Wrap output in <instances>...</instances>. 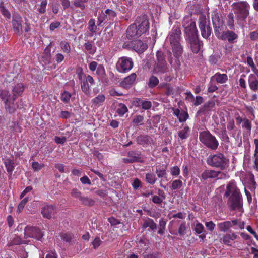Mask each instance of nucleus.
<instances>
[{
  "label": "nucleus",
  "instance_id": "obj_32",
  "mask_svg": "<svg viewBox=\"0 0 258 258\" xmlns=\"http://www.w3.org/2000/svg\"><path fill=\"white\" fill-rule=\"evenodd\" d=\"M190 44V47L192 51L194 53H198L201 48V47L203 46L202 41H200L199 38H196L194 40H188Z\"/></svg>",
  "mask_w": 258,
  "mask_h": 258
},
{
  "label": "nucleus",
  "instance_id": "obj_30",
  "mask_svg": "<svg viewBox=\"0 0 258 258\" xmlns=\"http://www.w3.org/2000/svg\"><path fill=\"white\" fill-rule=\"evenodd\" d=\"M84 47L86 52L91 55H94L97 51V47L94 45L93 41L85 40Z\"/></svg>",
  "mask_w": 258,
  "mask_h": 258
},
{
  "label": "nucleus",
  "instance_id": "obj_48",
  "mask_svg": "<svg viewBox=\"0 0 258 258\" xmlns=\"http://www.w3.org/2000/svg\"><path fill=\"white\" fill-rule=\"evenodd\" d=\"M80 201L82 204L85 206H92L95 204V201L93 199L87 197L83 196Z\"/></svg>",
  "mask_w": 258,
  "mask_h": 258
},
{
  "label": "nucleus",
  "instance_id": "obj_59",
  "mask_svg": "<svg viewBox=\"0 0 258 258\" xmlns=\"http://www.w3.org/2000/svg\"><path fill=\"white\" fill-rule=\"evenodd\" d=\"M47 5V0H42L41 2L40 7L38 11L41 14H44L46 12V8Z\"/></svg>",
  "mask_w": 258,
  "mask_h": 258
},
{
  "label": "nucleus",
  "instance_id": "obj_29",
  "mask_svg": "<svg viewBox=\"0 0 258 258\" xmlns=\"http://www.w3.org/2000/svg\"><path fill=\"white\" fill-rule=\"evenodd\" d=\"M127 156L131 158L134 162L143 163L144 162V159L140 151H130L127 153Z\"/></svg>",
  "mask_w": 258,
  "mask_h": 258
},
{
  "label": "nucleus",
  "instance_id": "obj_62",
  "mask_svg": "<svg viewBox=\"0 0 258 258\" xmlns=\"http://www.w3.org/2000/svg\"><path fill=\"white\" fill-rule=\"evenodd\" d=\"M204 229V226L200 223L196 224L194 230L197 234H200L202 233Z\"/></svg>",
  "mask_w": 258,
  "mask_h": 258
},
{
  "label": "nucleus",
  "instance_id": "obj_52",
  "mask_svg": "<svg viewBox=\"0 0 258 258\" xmlns=\"http://www.w3.org/2000/svg\"><path fill=\"white\" fill-rule=\"evenodd\" d=\"M159 81L157 77L154 76H151L149 80L148 86L149 88H152L157 86Z\"/></svg>",
  "mask_w": 258,
  "mask_h": 258
},
{
  "label": "nucleus",
  "instance_id": "obj_43",
  "mask_svg": "<svg viewBox=\"0 0 258 258\" xmlns=\"http://www.w3.org/2000/svg\"><path fill=\"white\" fill-rule=\"evenodd\" d=\"M98 22L97 25L100 26L101 24L104 21H110L107 16V15L105 13V10L102 11L101 13H99V15L97 18Z\"/></svg>",
  "mask_w": 258,
  "mask_h": 258
},
{
  "label": "nucleus",
  "instance_id": "obj_22",
  "mask_svg": "<svg viewBox=\"0 0 258 258\" xmlns=\"http://www.w3.org/2000/svg\"><path fill=\"white\" fill-rule=\"evenodd\" d=\"M133 49L139 53L144 52L148 48V45L140 40H136L132 42Z\"/></svg>",
  "mask_w": 258,
  "mask_h": 258
},
{
  "label": "nucleus",
  "instance_id": "obj_40",
  "mask_svg": "<svg viewBox=\"0 0 258 258\" xmlns=\"http://www.w3.org/2000/svg\"><path fill=\"white\" fill-rule=\"evenodd\" d=\"M138 246L147 250L149 247V241L146 238H141L137 242Z\"/></svg>",
  "mask_w": 258,
  "mask_h": 258
},
{
  "label": "nucleus",
  "instance_id": "obj_64",
  "mask_svg": "<svg viewBox=\"0 0 258 258\" xmlns=\"http://www.w3.org/2000/svg\"><path fill=\"white\" fill-rule=\"evenodd\" d=\"M142 108L144 110H148L152 107V103L150 101L143 100L142 102Z\"/></svg>",
  "mask_w": 258,
  "mask_h": 258
},
{
  "label": "nucleus",
  "instance_id": "obj_46",
  "mask_svg": "<svg viewBox=\"0 0 258 258\" xmlns=\"http://www.w3.org/2000/svg\"><path fill=\"white\" fill-rule=\"evenodd\" d=\"M166 225V221L163 218L160 219L159 221V229L158 233L160 235H163L165 231Z\"/></svg>",
  "mask_w": 258,
  "mask_h": 258
},
{
  "label": "nucleus",
  "instance_id": "obj_44",
  "mask_svg": "<svg viewBox=\"0 0 258 258\" xmlns=\"http://www.w3.org/2000/svg\"><path fill=\"white\" fill-rule=\"evenodd\" d=\"M145 179L146 181L151 185L154 184L157 180L156 175L153 173H146Z\"/></svg>",
  "mask_w": 258,
  "mask_h": 258
},
{
  "label": "nucleus",
  "instance_id": "obj_26",
  "mask_svg": "<svg viewBox=\"0 0 258 258\" xmlns=\"http://www.w3.org/2000/svg\"><path fill=\"white\" fill-rule=\"evenodd\" d=\"M3 160L7 172L10 176H11L15 167L14 160L9 158H3Z\"/></svg>",
  "mask_w": 258,
  "mask_h": 258
},
{
  "label": "nucleus",
  "instance_id": "obj_5",
  "mask_svg": "<svg viewBox=\"0 0 258 258\" xmlns=\"http://www.w3.org/2000/svg\"><path fill=\"white\" fill-rule=\"evenodd\" d=\"M245 222L239 219H234L231 221H225L219 222L217 226L218 230L220 232H226L229 231L231 232L230 229L233 228L234 230L238 229L242 230L244 228Z\"/></svg>",
  "mask_w": 258,
  "mask_h": 258
},
{
  "label": "nucleus",
  "instance_id": "obj_6",
  "mask_svg": "<svg viewBox=\"0 0 258 258\" xmlns=\"http://www.w3.org/2000/svg\"><path fill=\"white\" fill-rule=\"evenodd\" d=\"M198 26L200 30L202 36L208 39L212 33L209 19H207L204 14H200L198 16Z\"/></svg>",
  "mask_w": 258,
  "mask_h": 258
},
{
  "label": "nucleus",
  "instance_id": "obj_39",
  "mask_svg": "<svg viewBox=\"0 0 258 258\" xmlns=\"http://www.w3.org/2000/svg\"><path fill=\"white\" fill-rule=\"evenodd\" d=\"M89 0H74L73 5L76 7L79 8L81 10H83L86 7V4L88 3Z\"/></svg>",
  "mask_w": 258,
  "mask_h": 258
},
{
  "label": "nucleus",
  "instance_id": "obj_33",
  "mask_svg": "<svg viewBox=\"0 0 258 258\" xmlns=\"http://www.w3.org/2000/svg\"><path fill=\"white\" fill-rule=\"evenodd\" d=\"M190 130L189 126L187 125L183 126L178 132V136L181 140H184L187 139L190 135Z\"/></svg>",
  "mask_w": 258,
  "mask_h": 258
},
{
  "label": "nucleus",
  "instance_id": "obj_9",
  "mask_svg": "<svg viewBox=\"0 0 258 258\" xmlns=\"http://www.w3.org/2000/svg\"><path fill=\"white\" fill-rule=\"evenodd\" d=\"M185 37L188 40H194L198 37V31L196 27V22L192 20L188 21L184 25Z\"/></svg>",
  "mask_w": 258,
  "mask_h": 258
},
{
  "label": "nucleus",
  "instance_id": "obj_45",
  "mask_svg": "<svg viewBox=\"0 0 258 258\" xmlns=\"http://www.w3.org/2000/svg\"><path fill=\"white\" fill-rule=\"evenodd\" d=\"M60 47L64 53L68 54L71 52V46L68 41H61L60 43Z\"/></svg>",
  "mask_w": 258,
  "mask_h": 258
},
{
  "label": "nucleus",
  "instance_id": "obj_17",
  "mask_svg": "<svg viewBox=\"0 0 258 258\" xmlns=\"http://www.w3.org/2000/svg\"><path fill=\"white\" fill-rule=\"evenodd\" d=\"M56 213L55 206L51 205L44 206L41 210V214L44 218L50 219Z\"/></svg>",
  "mask_w": 258,
  "mask_h": 258
},
{
  "label": "nucleus",
  "instance_id": "obj_12",
  "mask_svg": "<svg viewBox=\"0 0 258 258\" xmlns=\"http://www.w3.org/2000/svg\"><path fill=\"white\" fill-rule=\"evenodd\" d=\"M24 231L25 238L31 237L37 240H41L43 236L41 230L36 227L27 226L25 228Z\"/></svg>",
  "mask_w": 258,
  "mask_h": 258
},
{
  "label": "nucleus",
  "instance_id": "obj_25",
  "mask_svg": "<svg viewBox=\"0 0 258 258\" xmlns=\"http://www.w3.org/2000/svg\"><path fill=\"white\" fill-rule=\"evenodd\" d=\"M171 49L175 57L178 58L181 57L183 52V48L180 43L170 44Z\"/></svg>",
  "mask_w": 258,
  "mask_h": 258
},
{
  "label": "nucleus",
  "instance_id": "obj_14",
  "mask_svg": "<svg viewBox=\"0 0 258 258\" xmlns=\"http://www.w3.org/2000/svg\"><path fill=\"white\" fill-rule=\"evenodd\" d=\"M156 57L157 62L155 67L156 71L160 73L166 72L168 68L163 52L162 51H157L156 52Z\"/></svg>",
  "mask_w": 258,
  "mask_h": 258
},
{
  "label": "nucleus",
  "instance_id": "obj_18",
  "mask_svg": "<svg viewBox=\"0 0 258 258\" xmlns=\"http://www.w3.org/2000/svg\"><path fill=\"white\" fill-rule=\"evenodd\" d=\"M142 35L134 23L131 24L127 29L126 37L128 39L138 38Z\"/></svg>",
  "mask_w": 258,
  "mask_h": 258
},
{
  "label": "nucleus",
  "instance_id": "obj_58",
  "mask_svg": "<svg viewBox=\"0 0 258 258\" xmlns=\"http://www.w3.org/2000/svg\"><path fill=\"white\" fill-rule=\"evenodd\" d=\"M186 226L185 222H182L179 226L178 233L180 236H183L186 234Z\"/></svg>",
  "mask_w": 258,
  "mask_h": 258
},
{
  "label": "nucleus",
  "instance_id": "obj_57",
  "mask_svg": "<svg viewBox=\"0 0 258 258\" xmlns=\"http://www.w3.org/2000/svg\"><path fill=\"white\" fill-rule=\"evenodd\" d=\"M0 11L2 15L6 18L10 19L11 14L9 10L3 5H0Z\"/></svg>",
  "mask_w": 258,
  "mask_h": 258
},
{
  "label": "nucleus",
  "instance_id": "obj_1",
  "mask_svg": "<svg viewBox=\"0 0 258 258\" xmlns=\"http://www.w3.org/2000/svg\"><path fill=\"white\" fill-rule=\"evenodd\" d=\"M224 197L227 198V204L230 210H239L242 208V196L235 182L231 181L227 185Z\"/></svg>",
  "mask_w": 258,
  "mask_h": 258
},
{
  "label": "nucleus",
  "instance_id": "obj_49",
  "mask_svg": "<svg viewBox=\"0 0 258 258\" xmlns=\"http://www.w3.org/2000/svg\"><path fill=\"white\" fill-rule=\"evenodd\" d=\"M71 96L72 94L70 92L64 91L61 93L60 99L64 103H68L69 102Z\"/></svg>",
  "mask_w": 258,
  "mask_h": 258
},
{
  "label": "nucleus",
  "instance_id": "obj_7",
  "mask_svg": "<svg viewBox=\"0 0 258 258\" xmlns=\"http://www.w3.org/2000/svg\"><path fill=\"white\" fill-rule=\"evenodd\" d=\"M134 24L142 35L145 34L149 30L150 23L148 17L146 14L137 17Z\"/></svg>",
  "mask_w": 258,
  "mask_h": 258
},
{
  "label": "nucleus",
  "instance_id": "obj_4",
  "mask_svg": "<svg viewBox=\"0 0 258 258\" xmlns=\"http://www.w3.org/2000/svg\"><path fill=\"white\" fill-rule=\"evenodd\" d=\"M199 140L205 146L211 150H216L219 145L216 138L208 130L200 133Z\"/></svg>",
  "mask_w": 258,
  "mask_h": 258
},
{
  "label": "nucleus",
  "instance_id": "obj_60",
  "mask_svg": "<svg viewBox=\"0 0 258 258\" xmlns=\"http://www.w3.org/2000/svg\"><path fill=\"white\" fill-rule=\"evenodd\" d=\"M180 168L177 166H173L170 169V174L173 176H177L180 174Z\"/></svg>",
  "mask_w": 258,
  "mask_h": 258
},
{
  "label": "nucleus",
  "instance_id": "obj_37",
  "mask_svg": "<svg viewBox=\"0 0 258 258\" xmlns=\"http://www.w3.org/2000/svg\"><path fill=\"white\" fill-rule=\"evenodd\" d=\"M213 77L215 78L217 83L220 84L226 83L228 79L227 74H221L220 73H216Z\"/></svg>",
  "mask_w": 258,
  "mask_h": 258
},
{
  "label": "nucleus",
  "instance_id": "obj_53",
  "mask_svg": "<svg viewBox=\"0 0 258 258\" xmlns=\"http://www.w3.org/2000/svg\"><path fill=\"white\" fill-rule=\"evenodd\" d=\"M183 185V182L179 179L174 180L171 184V188L173 190L180 189Z\"/></svg>",
  "mask_w": 258,
  "mask_h": 258
},
{
  "label": "nucleus",
  "instance_id": "obj_56",
  "mask_svg": "<svg viewBox=\"0 0 258 258\" xmlns=\"http://www.w3.org/2000/svg\"><path fill=\"white\" fill-rule=\"evenodd\" d=\"M144 117L141 115H136L133 119L132 122L136 125H141L143 124Z\"/></svg>",
  "mask_w": 258,
  "mask_h": 258
},
{
  "label": "nucleus",
  "instance_id": "obj_21",
  "mask_svg": "<svg viewBox=\"0 0 258 258\" xmlns=\"http://www.w3.org/2000/svg\"><path fill=\"white\" fill-rule=\"evenodd\" d=\"M137 142L138 144L146 147L154 144L152 138L147 135H140L137 138Z\"/></svg>",
  "mask_w": 258,
  "mask_h": 258
},
{
  "label": "nucleus",
  "instance_id": "obj_10",
  "mask_svg": "<svg viewBox=\"0 0 258 258\" xmlns=\"http://www.w3.org/2000/svg\"><path fill=\"white\" fill-rule=\"evenodd\" d=\"M133 64L132 58L125 56L121 57L117 62L116 69L119 73H126L133 68Z\"/></svg>",
  "mask_w": 258,
  "mask_h": 258
},
{
  "label": "nucleus",
  "instance_id": "obj_19",
  "mask_svg": "<svg viewBox=\"0 0 258 258\" xmlns=\"http://www.w3.org/2000/svg\"><path fill=\"white\" fill-rule=\"evenodd\" d=\"M136 78V74L135 73H132L127 77L124 78L120 83V86L125 89L130 88L135 83Z\"/></svg>",
  "mask_w": 258,
  "mask_h": 258
},
{
  "label": "nucleus",
  "instance_id": "obj_20",
  "mask_svg": "<svg viewBox=\"0 0 258 258\" xmlns=\"http://www.w3.org/2000/svg\"><path fill=\"white\" fill-rule=\"evenodd\" d=\"M237 237L238 236L235 232L226 233L220 239V242L227 246H231L232 242L236 239Z\"/></svg>",
  "mask_w": 258,
  "mask_h": 258
},
{
  "label": "nucleus",
  "instance_id": "obj_51",
  "mask_svg": "<svg viewBox=\"0 0 258 258\" xmlns=\"http://www.w3.org/2000/svg\"><path fill=\"white\" fill-rule=\"evenodd\" d=\"M88 29L90 32L94 33L97 30V26L95 25V20L91 19L88 22Z\"/></svg>",
  "mask_w": 258,
  "mask_h": 258
},
{
  "label": "nucleus",
  "instance_id": "obj_13",
  "mask_svg": "<svg viewBox=\"0 0 258 258\" xmlns=\"http://www.w3.org/2000/svg\"><path fill=\"white\" fill-rule=\"evenodd\" d=\"M181 31L180 26L174 25L169 32L167 37V40H169L170 44L180 43L181 39Z\"/></svg>",
  "mask_w": 258,
  "mask_h": 258
},
{
  "label": "nucleus",
  "instance_id": "obj_16",
  "mask_svg": "<svg viewBox=\"0 0 258 258\" xmlns=\"http://www.w3.org/2000/svg\"><path fill=\"white\" fill-rule=\"evenodd\" d=\"M94 84V80L93 77L90 75L85 76V78L80 81L81 88L82 91L87 95H89L90 92V86Z\"/></svg>",
  "mask_w": 258,
  "mask_h": 258
},
{
  "label": "nucleus",
  "instance_id": "obj_27",
  "mask_svg": "<svg viewBox=\"0 0 258 258\" xmlns=\"http://www.w3.org/2000/svg\"><path fill=\"white\" fill-rule=\"evenodd\" d=\"M248 83L250 89L253 92L258 91V81L254 74H250L248 76Z\"/></svg>",
  "mask_w": 258,
  "mask_h": 258
},
{
  "label": "nucleus",
  "instance_id": "obj_50",
  "mask_svg": "<svg viewBox=\"0 0 258 258\" xmlns=\"http://www.w3.org/2000/svg\"><path fill=\"white\" fill-rule=\"evenodd\" d=\"M23 243V240L19 236H15L12 240L9 242L8 243V246H11L13 245H20Z\"/></svg>",
  "mask_w": 258,
  "mask_h": 258
},
{
  "label": "nucleus",
  "instance_id": "obj_2",
  "mask_svg": "<svg viewBox=\"0 0 258 258\" xmlns=\"http://www.w3.org/2000/svg\"><path fill=\"white\" fill-rule=\"evenodd\" d=\"M232 7L238 24L243 26L249 15L250 5L247 1H242L233 3Z\"/></svg>",
  "mask_w": 258,
  "mask_h": 258
},
{
  "label": "nucleus",
  "instance_id": "obj_15",
  "mask_svg": "<svg viewBox=\"0 0 258 258\" xmlns=\"http://www.w3.org/2000/svg\"><path fill=\"white\" fill-rule=\"evenodd\" d=\"M22 18L18 13L13 14L12 24L14 31L18 35H20L22 33Z\"/></svg>",
  "mask_w": 258,
  "mask_h": 258
},
{
  "label": "nucleus",
  "instance_id": "obj_35",
  "mask_svg": "<svg viewBox=\"0 0 258 258\" xmlns=\"http://www.w3.org/2000/svg\"><path fill=\"white\" fill-rule=\"evenodd\" d=\"M167 166L165 165H157L156 167L155 173L159 178L166 177L167 175Z\"/></svg>",
  "mask_w": 258,
  "mask_h": 258
},
{
  "label": "nucleus",
  "instance_id": "obj_63",
  "mask_svg": "<svg viewBox=\"0 0 258 258\" xmlns=\"http://www.w3.org/2000/svg\"><path fill=\"white\" fill-rule=\"evenodd\" d=\"M96 74L101 77H103L105 75V68L103 65L100 64L98 66Z\"/></svg>",
  "mask_w": 258,
  "mask_h": 258
},
{
  "label": "nucleus",
  "instance_id": "obj_41",
  "mask_svg": "<svg viewBox=\"0 0 258 258\" xmlns=\"http://www.w3.org/2000/svg\"><path fill=\"white\" fill-rule=\"evenodd\" d=\"M242 127L246 130L247 133L250 135L252 128V122L246 117L244 118L243 122L242 123Z\"/></svg>",
  "mask_w": 258,
  "mask_h": 258
},
{
  "label": "nucleus",
  "instance_id": "obj_8",
  "mask_svg": "<svg viewBox=\"0 0 258 258\" xmlns=\"http://www.w3.org/2000/svg\"><path fill=\"white\" fill-rule=\"evenodd\" d=\"M215 36L219 39L223 41H227L230 44L236 42L238 38V35L232 30H227L219 32L215 34Z\"/></svg>",
  "mask_w": 258,
  "mask_h": 258
},
{
  "label": "nucleus",
  "instance_id": "obj_36",
  "mask_svg": "<svg viewBox=\"0 0 258 258\" xmlns=\"http://www.w3.org/2000/svg\"><path fill=\"white\" fill-rule=\"evenodd\" d=\"M60 237L63 241L71 244L74 239V234L71 232H61Z\"/></svg>",
  "mask_w": 258,
  "mask_h": 258
},
{
  "label": "nucleus",
  "instance_id": "obj_38",
  "mask_svg": "<svg viewBox=\"0 0 258 258\" xmlns=\"http://www.w3.org/2000/svg\"><path fill=\"white\" fill-rule=\"evenodd\" d=\"M105 100V95L103 94H100L91 100V102L94 106H99L104 102Z\"/></svg>",
  "mask_w": 258,
  "mask_h": 258
},
{
  "label": "nucleus",
  "instance_id": "obj_28",
  "mask_svg": "<svg viewBox=\"0 0 258 258\" xmlns=\"http://www.w3.org/2000/svg\"><path fill=\"white\" fill-rule=\"evenodd\" d=\"M148 227L149 231L155 232L157 230V225L152 219L148 218L144 221L142 228L145 230Z\"/></svg>",
  "mask_w": 258,
  "mask_h": 258
},
{
  "label": "nucleus",
  "instance_id": "obj_55",
  "mask_svg": "<svg viewBox=\"0 0 258 258\" xmlns=\"http://www.w3.org/2000/svg\"><path fill=\"white\" fill-rule=\"evenodd\" d=\"M105 13L107 15L110 21H113L114 19L117 16V14L115 11L112 9H107L105 10Z\"/></svg>",
  "mask_w": 258,
  "mask_h": 258
},
{
  "label": "nucleus",
  "instance_id": "obj_24",
  "mask_svg": "<svg viewBox=\"0 0 258 258\" xmlns=\"http://www.w3.org/2000/svg\"><path fill=\"white\" fill-rule=\"evenodd\" d=\"M24 90L25 87L22 83H17L12 89L13 95L12 97L13 101H15L18 96H21Z\"/></svg>",
  "mask_w": 258,
  "mask_h": 258
},
{
  "label": "nucleus",
  "instance_id": "obj_47",
  "mask_svg": "<svg viewBox=\"0 0 258 258\" xmlns=\"http://www.w3.org/2000/svg\"><path fill=\"white\" fill-rule=\"evenodd\" d=\"M128 111V109L126 106L122 103L118 104V107L116 110V112L119 116H122L125 113Z\"/></svg>",
  "mask_w": 258,
  "mask_h": 258
},
{
  "label": "nucleus",
  "instance_id": "obj_11",
  "mask_svg": "<svg viewBox=\"0 0 258 258\" xmlns=\"http://www.w3.org/2000/svg\"><path fill=\"white\" fill-rule=\"evenodd\" d=\"M211 19L215 34L219 32V31H222L224 28L223 21L220 17L217 9L214 10L211 12Z\"/></svg>",
  "mask_w": 258,
  "mask_h": 258
},
{
  "label": "nucleus",
  "instance_id": "obj_61",
  "mask_svg": "<svg viewBox=\"0 0 258 258\" xmlns=\"http://www.w3.org/2000/svg\"><path fill=\"white\" fill-rule=\"evenodd\" d=\"M0 98L5 101L10 100L11 98L9 92L6 90H3L0 92Z\"/></svg>",
  "mask_w": 258,
  "mask_h": 258
},
{
  "label": "nucleus",
  "instance_id": "obj_34",
  "mask_svg": "<svg viewBox=\"0 0 258 258\" xmlns=\"http://www.w3.org/2000/svg\"><path fill=\"white\" fill-rule=\"evenodd\" d=\"M14 101L11 97L10 100H7L4 102L5 109L10 114L14 113L16 110Z\"/></svg>",
  "mask_w": 258,
  "mask_h": 258
},
{
  "label": "nucleus",
  "instance_id": "obj_3",
  "mask_svg": "<svg viewBox=\"0 0 258 258\" xmlns=\"http://www.w3.org/2000/svg\"><path fill=\"white\" fill-rule=\"evenodd\" d=\"M206 163L211 167L224 170L228 166L229 159L223 154L218 153L209 155L207 158Z\"/></svg>",
  "mask_w": 258,
  "mask_h": 258
},
{
  "label": "nucleus",
  "instance_id": "obj_31",
  "mask_svg": "<svg viewBox=\"0 0 258 258\" xmlns=\"http://www.w3.org/2000/svg\"><path fill=\"white\" fill-rule=\"evenodd\" d=\"M158 195L152 196V201L154 204L161 205L166 199V195L164 191L160 189L158 190Z\"/></svg>",
  "mask_w": 258,
  "mask_h": 258
},
{
  "label": "nucleus",
  "instance_id": "obj_54",
  "mask_svg": "<svg viewBox=\"0 0 258 258\" xmlns=\"http://www.w3.org/2000/svg\"><path fill=\"white\" fill-rule=\"evenodd\" d=\"M177 118L180 123L184 122L189 118V115L187 112L181 110L180 115Z\"/></svg>",
  "mask_w": 258,
  "mask_h": 258
},
{
  "label": "nucleus",
  "instance_id": "obj_23",
  "mask_svg": "<svg viewBox=\"0 0 258 258\" xmlns=\"http://www.w3.org/2000/svg\"><path fill=\"white\" fill-rule=\"evenodd\" d=\"M220 173L219 171L212 169L206 170L201 174V179L206 180L208 179H216L218 178Z\"/></svg>",
  "mask_w": 258,
  "mask_h": 258
},
{
  "label": "nucleus",
  "instance_id": "obj_42",
  "mask_svg": "<svg viewBox=\"0 0 258 258\" xmlns=\"http://www.w3.org/2000/svg\"><path fill=\"white\" fill-rule=\"evenodd\" d=\"M227 25L230 29H234V18L233 13H229L226 18Z\"/></svg>",
  "mask_w": 258,
  "mask_h": 258
}]
</instances>
